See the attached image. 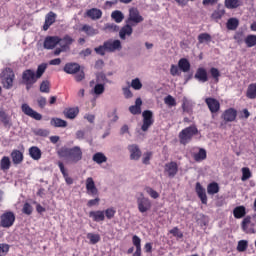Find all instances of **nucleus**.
<instances>
[{"label": "nucleus", "instance_id": "obj_33", "mask_svg": "<svg viewBox=\"0 0 256 256\" xmlns=\"http://www.w3.org/2000/svg\"><path fill=\"white\" fill-rule=\"evenodd\" d=\"M74 42H75V39H73L69 35H65L63 38H61L60 46L62 47V49H65L66 51H68L69 47H71V45H73Z\"/></svg>", "mask_w": 256, "mask_h": 256}, {"label": "nucleus", "instance_id": "obj_11", "mask_svg": "<svg viewBox=\"0 0 256 256\" xmlns=\"http://www.w3.org/2000/svg\"><path fill=\"white\" fill-rule=\"evenodd\" d=\"M21 110L24 115H27L36 121H41L43 119V116L37 111L33 110V108L29 107L28 104H22Z\"/></svg>", "mask_w": 256, "mask_h": 256}, {"label": "nucleus", "instance_id": "obj_13", "mask_svg": "<svg viewBox=\"0 0 256 256\" xmlns=\"http://www.w3.org/2000/svg\"><path fill=\"white\" fill-rule=\"evenodd\" d=\"M205 103L210 113H219V111L221 110V103L215 98L208 97L205 99Z\"/></svg>", "mask_w": 256, "mask_h": 256}, {"label": "nucleus", "instance_id": "obj_23", "mask_svg": "<svg viewBox=\"0 0 256 256\" xmlns=\"http://www.w3.org/2000/svg\"><path fill=\"white\" fill-rule=\"evenodd\" d=\"M89 217L90 219L95 221V223H101V221H105V211L103 210L90 211Z\"/></svg>", "mask_w": 256, "mask_h": 256}, {"label": "nucleus", "instance_id": "obj_19", "mask_svg": "<svg viewBox=\"0 0 256 256\" xmlns=\"http://www.w3.org/2000/svg\"><path fill=\"white\" fill-rule=\"evenodd\" d=\"M195 191L203 205H207V192L200 182L196 183Z\"/></svg>", "mask_w": 256, "mask_h": 256}, {"label": "nucleus", "instance_id": "obj_63", "mask_svg": "<svg viewBox=\"0 0 256 256\" xmlns=\"http://www.w3.org/2000/svg\"><path fill=\"white\" fill-rule=\"evenodd\" d=\"M235 41L238 43V45H241V43H245V35L243 32H238L234 35Z\"/></svg>", "mask_w": 256, "mask_h": 256}, {"label": "nucleus", "instance_id": "obj_46", "mask_svg": "<svg viewBox=\"0 0 256 256\" xmlns=\"http://www.w3.org/2000/svg\"><path fill=\"white\" fill-rule=\"evenodd\" d=\"M244 43L246 44V47H248V48L255 47L256 35L250 34V35L246 36V38L244 39Z\"/></svg>", "mask_w": 256, "mask_h": 256}, {"label": "nucleus", "instance_id": "obj_20", "mask_svg": "<svg viewBox=\"0 0 256 256\" xmlns=\"http://www.w3.org/2000/svg\"><path fill=\"white\" fill-rule=\"evenodd\" d=\"M56 19H57V14H55V12L50 11L48 14H46L45 23L43 25L44 31H48L49 27H51V25L55 23Z\"/></svg>", "mask_w": 256, "mask_h": 256}, {"label": "nucleus", "instance_id": "obj_55", "mask_svg": "<svg viewBox=\"0 0 256 256\" xmlns=\"http://www.w3.org/2000/svg\"><path fill=\"white\" fill-rule=\"evenodd\" d=\"M164 103L165 105H168V107H175L177 105V101L171 95H168L164 98Z\"/></svg>", "mask_w": 256, "mask_h": 256}, {"label": "nucleus", "instance_id": "obj_9", "mask_svg": "<svg viewBox=\"0 0 256 256\" xmlns=\"http://www.w3.org/2000/svg\"><path fill=\"white\" fill-rule=\"evenodd\" d=\"M252 217L251 216H246L244 217V219L241 222V229L242 231H244V233H247L248 235H253L256 233L255 230V221H252Z\"/></svg>", "mask_w": 256, "mask_h": 256}, {"label": "nucleus", "instance_id": "obj_22", "mask_svg": "<svg viewBox=\"0 0 256 256\" xmlns=\"http://www.w3.org/2000/svg\"><path fill=\"white\" fill-rule=\"evenodd\" d=\"M0 121L7 129H11V127H13V121L11 120V116L7 114V112H5L4 110H0Z\"/></svg>", "mask_w": 256, "mask_h": 256}, {"label": "nucleus", "instance_id": "obj_58", "mask_svg": "<svg viewBox=\"0 0 256 256\" xmlns=\"http://www.w3.org/2000/svg\"><path fill=\"white\" fill-rule=\"evenodd\" d=\"M169 233L171 235H173V237H177V239H183V232H181V230H179L178 227H174L172 228Z\"/></svg>", "mask_w": 256, "mask_h": 256}, {"label": "nucleus", "instance_id": "obj_6", "mask_svg": "<svg viewBox=\"0 0 256 256\" xmlns=\"http://www.w3.org/2000/svg\"><path fill=\"white\" fill-rule=\"evenodd\" d=\"M15 224V213L6 211L0 216V227L9 229Z\"/></svg>", "mask_w": 256, "mask_h": 256}, {"label": "nucleus", "instance_id": "obj_40", "mask_svg": "<svg viewBox=\"0 0 256 256\" xmlns=\"http://www.w3.org/2000/svg\"><path fill=\"white\" fill-rule=\"evenodd\" d=\"M226 27L229 31H235L237 27H239V19L237 18H229Z\"/></svg>", "mask_w": 256, "mask_h": 256}, {"label": "nucleus", "instance_id": "obj_49", "mask_svg": "<svg viewBox=\"0 0 256 256\" xmlns=\"http://www.w3.org/2000/svg\"><path fill=\"white\" fill-rule=\"evenodd\" d=\"M225 7L226 9H237L241 5L239 0H225Z\"/></svg>", "mask_w": 256, "mask_h": 256}, {"label": "nucleus", "instance_id": "obj_51", "mask_svg": "<svg viewBox=\"0 0 256 256\" xmlns=\"http://www.w3.org/2000/svg\"><path fill=\"white\" fill-rule=\"evenodd\" d=\"M210 74L215 83H219V78L221 77V72H219V69L212 67L210 69Z\"/></svg>", "mask_w": 256, "mask_h": 256}, {"label": "nucleus", "instance_id": "obj_27", "mask_svg": "<svg viewBox=\"0 0 256 256\" xmlns=\"http://www.w3.org/2000/svg\"><path fill=\"white\" fill-rule=\"evenodd\" d=\"M104 47H106V51L113 53V51H117V49H121V41L114 40L113 42H110V41L104 42Z\"/></svg>", "mask_w": 256, "mask_h": 256}, {"label": "nucleus", "instance_id": "obj_44", "mask_svg": "<svg viewBox=\"0 0 256 256\" xmlns=\"http://www.w3.org/2000/svg\"><path fill=\"white\" fill-rule=\"evenodd\" d=\"M50 125H52V127H67V121L61 118H52Z\"/></svg>", "mask_w": 256, "mask_h": 256}, {"label": "nucleus", "instance_id": "obj_43", "mask_svg": "<svg viewBox=\"0 0 256 256\" xmlns=\"http://www.w3.org/2000/svg\"><path fill=\"white\" fill-rule=\"evenodd\" d=\"M45 71H47V63H42L40 65H38L36 73H35V77L36 79H41L43 77V74L45 73Z\"/></svg>", "mask_w": 256, "mask_h": 256}, {"label": "nucleus", "instance_id": "obj_32", "mask_svg": "<svg viewBox=\"0 0 256 256\" xmlns=\"http://www.w3.org/2000/svg\"><path fill=\"white\" fill-rule=\"evenodd\" d=\"M29 155H30L31 159H33L34 161H39V159H41V156L43 155V153L41 152V149H39V147L32 146L29 148Z\"/></svg>", "mask_w": 256, "mask_h": 256}, {"label": "nucleus", "instance_id": "obj_10", "mask_svg": "<svg viewBox=\"0 0 256 256\" xmlns=\"http://www.w3.org/2000/svg\"><path fill=\"white\" fill-rule=\"evenodd\" d=\"M138 210L140 213H147L151 210V200L146 198L143 193L140 194V197L137 198Z\"/></svg>", "mask_w": 256, "mask_h": 256}, {"label": "nucleus", "instance_id": "obj_21", "mask_svg": "<svg viewBox=\"0 0 256 256\" xmlns=\"http://www.w3.org/2000/svg\"><path fill=\"white\" fill-rule=\"evenodd\" d=\"M194 78L200 83H207L209 81V76L207 75V70L205 68H198L194 75Z\"/></svg>", "mask_w": 256, "mask_h": 256}, {"label": "nucleus", "instance_id": "obj_62", "mask_svg": "<svg viewBox=\"0 0 256 256\" xmlns=\"http://www.w3.org/2000/svg\"><path fill=\"white\" fill-rule=\"evenodd\" d=\"M132 89H135V91H139L143 87V84L141 83V80L139 78L133 79L131 82Z\"/></svg>", "mask_w": 256, "mask_h": 256}, {"label": "nucleus", "instance_id": "obj_47", "mask_svg": "<svg viewBox=\"0 0 256 256\" xmlns=\"http://www.w3.org/2000/svg\"><path fill=\"white\" fill-rule=\"evenodd\" d=\"M207 159V151L203 148L199 149V152L194 154V160L199 162V161H205Z\"/></svg>", "mask_w": 256, "mask_h": 256}, {"label": "nucleus", "instance_id": "obj_25", "mask_svg": "<svg viewBox=\"0 0 256 256\" xmlns=\"http://www.w3.org/2000/svg\"><path fill=\"white\" fill-rule=\"evenodd\" d=\"M120 39H127L128 37H131V35H133V25L127 23L124 27L121 28L120 32Z\"/></svg>", "mask_w": 256, "mask_h": 256}, {"label": "nucleus", "instance_id": "obj_14", "mask_svg": "<svg viewBox=\"0 0 256 256\" xmlns=\"http://www.w3.org/2000/svg\"><path fill=\"white\" fill-rule=\"evenodd\" d=\"M164 171L167 173L168 177L170 179H173L177 173H179V165H177V162L171 161L169 163H166L164 166Z\"/></svg>", "mask_w": 256, "mask_h": 256}, {"label": "nucleus", "instance_id": "obj_3", "mask_svg": "<svg viewBox=\"0 0 256 256\" xmlns=\"http://www.w3.org/2000/svg\"><path fill=\"white\" fill-rule=\"evenodd\" d=\"M63 71L67 73L68 75H75V81L77 83H80V81H83L85 79V72L81 71V65L75 62L66 63Z\"/></svg>", "mask_w": 256, "mask_h": 256}, {"label": "nucleus", "instance_id": "obj_64", "mask_svg": "<svg viewBox=\"0 0 256 256\" xmlns=\"http://www.w3.org/2000/svg\"><path fill=\"white\" fill-rule=\"evenodd\" d=\"M9 253V244H0V256H5Z\"/></svg>", "mask_w": 256, "mask_h": 256}, {"label": "nucleus", "instance_id": "obj_42", "mask_svg": "<svg viewBox=\"0 0 256 256\" xmlns=\"http://www.w3.org/2000/svg\"><path fill=\"white\" fill-rule=\"evenodd\" d=\"M207 193L208 195H216V193H219V184L217 182H211L208 184Z\"/></svg>", "mask_w": 256, "mask_h": 256}, {"label": "nucleus", "instance_id": "obj_30", "mask_svg": "<svg viewBox=\"0 0 256 256\" xmlns=\"http://www.w3.org/2000/svg\"><path fill=\"white\" fill-rule=\"evenodd\" d=\"M141 105H143V100H141V98H137L135 105L129 107L130 113L132 115H141Z\"/></svg>", "mask_w": 256, "mask_h": 256}, {"label": "nucleus", "instance_id": "obj_12", "mask_svg": "<svg viewBox=\"0 0 256 256\" xmlns=\"http://www.w3.org/2000/svg\"><path fill=\"white\" fill-rule=\"evenodd\" d=\"M221 119L224 123H233L237 120V111L235 108H228L222 113Z\"/></svg>", "mask_w": 256, "mask_h": 256}, {"label": "nucleus", "instance_id": "obj_18", "mask_svg": "<svg viewBox=\"0 0 256 256\" xmlns=\"http://www.w3.org/2000/svg\"><path fill=\"white\" fill-rule=\"evenodd\" d=\"M128 151L130 153L131 161H139V159H141L142 152L137 144L129 145Z\"/></svg>", "mask_w": 256, "mask_h": 256}, {"label": "nucleus", "instance_id": "obj_24", "mask_svg": "<svg viewBox=\"0 0 256 256\" xmlns=\"http://www.w3.org/2000/svg\"><path fill=\"white\" fill-rule=\"evenodd\" d=\"M10 155L14 165H21V163H23L24 156L23 152L20 150L15 149L11 152Z\"/></svg>", "mask_w": 256, "mask_h": 256}, {"label": "nucleus", "instance_id": "obj_39", "mask_svg": "<svg viewBox=\"0 0 256 256\" xmlns=\"http://www.w3.org/2000/svg\"><path fill=\"white\" fill-rule=\"evenodd\" d=\"M182 110L184 113H193V103L185 97L182 99Z\"/></svg>", "mask_w": 256, "mask_h": 256}, {"label": "nucleus", "instance_id": "obj_15", "mask_svg": "<svg viewBox=\"0 0 256 256\" xmlns=\"http://www.w3.org/2000/svg\"><path fill=\"white\" fill-rule=\"evenodd\" d=\"M225 6L223 4H218L217 8L213 11L211 14L212 21H215V23H219L223 17H225Z\"/></svg>", "mask_w": 256, "mask_h": 256}, {"label": "nucleus", "instance_id": "obj_52", "mask_svg": "<svg viewBox=\"0 0 256 256\" xmlns=\"http://www.w3.org/2000/svg\"><path fill=\"white\" fill-rule=\"evenodd\" d=\"M40 91L41 93H49V91H51V84L49 83V81H42V83L40 84Z\"/></svg>", "mask_w": 256, "mask_h": 256}, {"label": "nucleus", "instance_id": "obj_35", "mask_svg": "<svg viewBox=\"0 0 256 256\" xmlns=\"http://www.w3.org/2000/svg\"><path fill=\"white\" fill-rule=\"evenodd\" d=\"M247 215V208L245 206H237L233 210V216L235 219H243Z\"/></svg>", "mask_w": 256, "mask_h": 256}, {"label": "nucleus", "instance_id": "obj_1", "mask_svg": "<svg viewBox=\"0 0 256 256\" xmlns=\"http://www.w3.org/2000/svg\"><path fill=\"white\" fill-rule=\"evenodd\" d=\"M57 155L60 159H69L70 163H79L83 159V150L79 146L72 148L64 146L57 150Z\"/></svg>", "mask_w": 256, "mask_h": 256}, {"label": "nucleus", "instance_id": "obj_28", "mask_svg": "<svg viewBox=\"0 0 256 256\" xmlns=\"http://www.w3.org/2000/svg\"><path fill=\"white\" fill-rule=\"evenodd\" d=\"M80 31L85 33L88 37H94V35H99V30L93 28V26L89 24H84L81 28Z\"/></svg>", "mask_w": 256, "mask_h": 256}, {"label": "nucleus", "instance_id": "obj_37", "mask_svg": "<svg viewBox=\"0 0 256 256\" xmlns=\"http://www.w3.org/2000/svg\"><path fill=\"white\" fill-rule=\"evenodd\" d=\"M1 171H9L11 169V159L8 156H3L0 160Z\"/></svg>", "mask_w": 256, "mask_h": 256}, {"label": "nucleus", "instance_id": "obj_17", "mask_svg": "<svg viewBox=\"0 0 256 256\" xmlns=\"http://www.w3.org/2000/svg\"><path fill=\"white\" fill-rule=\"evenodd\" d=\"M86 191L92 197H97V195H99V189H97V186H95V181L91 177L86 179Z\"/></svg>", "mask_w": 256, "mask_h": 256}, {"label": "nucleus", "instance_id": "obj_31", "mask_svg": "<svg viewBox=\"0 0 256 256\" xmlns=\"http://www.w3.org/2000/svg\"><path fill=\"white\" fill-rule=\"evenodd\" d=\"M178 67L183 73H189L191 71V63L187 58H181L178 61Z\"/></svg>", "mask_w": 256, "mask_h": 256}, {"label": "nucleus", "instance_id": "obj_50", "mask_svg": "<svg viewBox=\"0 0 256 256\" xmlns=\"http://www.w3.org/2000/svg\"><path fill=\"white\" fill-rule=\"evenodd\" d=\"M199 43H211V34L209 33H201L198 35Z\"/></svg>", "mask_w": 256, "mask_h": 256}, {"label": "nucleus", "instance_id": "obj_41", "mask_svg": "<svg viewBox=\"0 0 256 256\" xmlns=\"http://www.w3.org/2000/svg\"><path fill=\"white\" fill-rule=\"evenodd\" d=\"M246 97L248 99H256V83L249 84L246 91Z\"/></svg>", "mask_w": 256, "mask_h": 256}, {"label": "nucleus", "instance_id": "obj_61", "mask_svg": "<svg viewBox=\"0 0 256 256\" xmlns=\"http://www.w3.org/2000/svg\"><path fill=\"white\" fill-rule=\"evenodd\" d=\"M22 213H24V215H31L33 213V206H31V204H29V202H26L23 205Z\"/></svg>", "mask_w": 256, "mask_h": 256}, {"label": "nucleus", "instance_id": "obj_57", "mask_svg": "<svg viewBox=\"0 0 256 256\" xmlns=\"http://www.w3.org/2000/svg\"><path fill=\"white\" fill-rule=\"evenodd\" d=\"M145 191L152 197V199H159V192L155 191L153 188L146 186Z\"/></svg>", "mask_w": 256, "mask_h": 256}, {"label": "nucleus", "instance_id": "obj_36", "mask_svg": "<svg viewBox=\"0 0 256 256\" xmlns=\"http://www.w3.org/2000/svg\"><path fill=\"white\" fill-rule=\"evenodd\" d=\"M132 243L136 248V251L133 253L132 256H141V238H139V236L137 235H134L132 237Z\"/></svg>", "mask_w": 256, "mask_h": 256}, {"label": "nucleus", "instance_id": "obj_54", "mask_svg": "<svg viewBox=\"0 0 256 256\" xmlns=\"http://www.w3.org/2000/svg\"><path fill=\"white\" fill-rule=\"evenodd\" d=\"M94 95H103V93H105V84H99L97 83L94 86Z\"/></svg>", "mask_w": 256, "mask_h": 256}, {"label": "nucleus", "instance_id": "obj_59", "mask_svg": "<svg viewBox=\"0 0 256 256\" xmlns=\"http://www.w3.org/2000/svg\"><path fill=\"white\" fill-rule=\"evenodd\" d=\"M248 242L246 240H240L238 242L237 251L243 253V251H247Z\"/></svg>", "mask_w": 256, "mask_h": 256}, {"label": "nucleus", "instance_id": "obj_38", "mask_svg": "<svg viewBox=\"0 0 256 256\" xmlns=\"http://www.w3.org/2000/svg\"><path fill=\"white\" fill-rule=\"evenodd\" d=\"M92 161L98 165H101L102 163H107V156H105L103 152H97L93 155Z\"/></svg>", "mask_w": 256, "mask_h": 256}, {"label": "nucleus", "instance_id": "obj_5", "mask_svg": "<svg viewBox=\"0 0 256 256\" xmlns=\"http://www.w3.org/2000/svg\"><path fill=\"white\" fill-rule=\"evenodd\" d=\"M143 21H145V18L141 16L139 9L135 7L129 9V15L126 20V23L135 27V25H139V23H143Z\"/></svg>", "mask_w": 256, "mask_h": 256}, {"label": "nucleus", "instance_id": "obj_60", "mask_svg": "<svg viewBox=\"0 0 256 256\" xmlns=\"http://www.w3.org/2000/svg\"><path fill=\"white\" fill-rule=\"evenodd\" d=\"M105 31H110L111 33H115V31H119V26L115 25L114 23H107L104 26Z\"/></svg>", "mask_w": 256, "mask_h": 256}, {"label": "nucleus", "instance_id": "obj_56", "mask_svg": "<svg viewBox=\"0 0 256 256\" xmlns=\"http://www.w3.org/2000/svg\"><path fill=\"white\" fill-rule=\"evenodd\" d=\"M115 213H117V210H115V208L111 207V208H107L104 211V217H106L107 219H113V217H115Z\"/></svg>", "mask_w": 256, "mask_h": 256}, {"label": "nucleus", "instance_id": "obj_16", "mask_svg": "<svg viewBox=\"0 0 256 256\" xmlns=\"http://www.w3.org/2000/svg\"><path fill=\"white\" fill-rule=\"evenodd\" d=\"M61 43L59 36H47L44 40V49H55Z\"/></svg>", "mask_w": 256, "mask_h": 256}, {"label": "nucleus", "instance_id": "obj_8", "mask_svg": "<svg viewBox=\"0 0 256 256\" xmlns=\"http://www.w3.org/2000/svg\"><path fill=\"white\" fill-rule=\"evenodd\" d=\"M14 81H15V72H13V69L7 68L3 72V76H2V84L4 89H12Z\"/></svg>", "mask_w": 256, "mask_h": 256}, {"label": "nucleus", "instance_id": "obj_4", "mask_svg": "<svg viewBox=\"0 0 256 256\" xmlns=\"http://www.w3.org/2000/svg\"><path fill=\"white\" fill-rule=\"evenodd\" d=\"M22 83L26 85L28 91L37 83V77L33 69H26L22 72Z\"/></svg>", "mask_w": 256, "mask_h": 256}, {"label": "nucleus", "instance_id": "obj_2", "mask_svg": "<svg viewBox=\"0 0 256 256\" xmlns=\"http://www.w3.org/2000/svg\"><path fill=\"white\" fill-rule=\"evenodd\" d=\"M199 135V129L196 125H190L179 132L178 138L181 145H187L193 141V137Z\"/></svg>", "mask_w": 256, "mask_h": 256}, {"label": "nucleus", "instance_id": "obj_48", "mask_svg": "<svg viewBox=\"0 0 256 256\" xmlns=\"http://www.w3.org/2000/svg\"><path fill=\"white\" fill-rule=\"evenodd\" d=\"M112 19H114V21L116 23H121L123 21V19H125V16L123 15V12L119 11V10H115L112 12L111 14Z\"/></svg>", "mask_w": 256, "mask_h": 256}, {"label": "nucleus", "instance_id": "obj_7", "mask_svg": "<svg viewBox=\"0 0 256 256\" xmlns=\"http://www.w3.org/2000/svg\"><path fill=\"white\" fill-rule=\"evenodd\" d=\"M155 123V118L153 117V111L144 110L142 112V126L141 130L144 132L149 131V128Z\"/></svg>", "mask_w": 256, "mask_h": 256}, {"label": "nucleus", "instance_id": "obj_29", "mask_svg": "<svg viewBox=\"0 0 256 256\" xmlns=\"http://www.w3.org/2000/svg\"><path fill=\"white\" fill-rule=\"evenodd\" d=\"M57 165H58L60 172L62 173L67 185H73V178L69 177V173L65 169V165L63 164V162L59 161L57 163Z\"/></svg>", "mask_w": 256, "mask_h": 256}, {"label": "nucleus", "instance_id": "obj_26", "mask_svg": "<svg viewBox=\"0 0 256 256\" xmlns=\"http://www.w3.org/2000/svg\"><path fill=\"white\" fill-rule=\"evenodd\" d=\"M87 17L92 19V21H97V19H101L103 17V12L97 8H91L86 11Z\"/></svg>", "mask_w": 256, "mask_h": 256}, {"label": "nucleus", "instance_id": "obj_34", "mask_svg": "<svg viewBox=\"0 0 256 256\" xmlns=\"http://www.w3.org/2000/svg\"><path fill=\"white\" fill-rule=\"evenodd\" d=\"M63 115L66 119H75L79 115V108H66Z\"/></svg>", "mask_w": 256, "mask_h": 256}, {"label": "nucleus", "instance_id": "obj_53", "mask_svg": "<svg viewBox=\"0 0 256 256\" xmlns=\"http://www.w3.org/2000/svg\"><path fill=\"white\" fill-rule=\"evenodd\" d=\"M251 177H252L251 170L248 167L242 168L241 181H247L248 179H251Z\"/></svg>", "mask_w": 256, "mask_h": 256}, {"label": "nucleus", "instance_id": "obj_45", "mask_svg": "<svg viewBox=\"0 0 256 256\" xmlns=\"http://www.w3.org/2000/svg\"><path fill=\"white\" fill-rule=\"evenodd\" d=\"M87 239L90 241V245H97L101 241V235L95 233H88L86 235Z\"/></svg>", "mask_w": 256, "mask_h": 256}]
</instances>
